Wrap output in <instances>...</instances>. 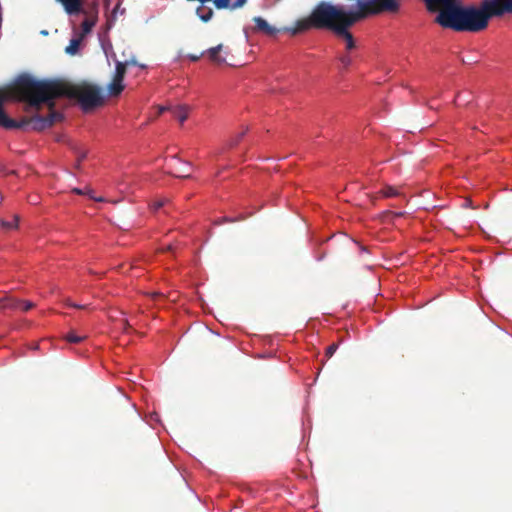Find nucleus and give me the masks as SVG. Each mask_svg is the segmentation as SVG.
<instances>
[{
	"label": "nucleus",
	"instance_id": "nucleus-1",
	"mask_svg": "<svg viewBox=\"0 0 512 512\" xmlns=\"http://www.w3.org/2000/svg\"><path fill=\"white\" fill-rule=\"evenodd\" d=\"M14 94L28 106L39 110L42 103L55 106L54 100L60 97L76 99L82 110L88 112L104 104L101 87L83 82L75 85L61 79L37 80L29 75H21L13 86Z\"/></svg>",
	"mask_w": 512,
	"mask_h": 512
},
{
	"label": "nucleus",
	"instance_id": "nucleus-2",
	"mask_svg": "<svg viewBox=\"0 0 512 512\" xmlns=\"http://www.w3.org/2000/svg\"><path fill=\"white\" fill-rule=\"evenodd\" d=\"M435 23L457 32H480L485 30L492 18L484 0L479 6L461 5V0H435Z\"/></svg>",
	"mask_w": 512,
	"mask_h": 512
},
{
	"label": "nucleus",
	"instance_id": "nucleus-3",
	"mask_svg": "<svg viewBox=\"0 0 512 512\" xmlns=\"http://www.w3.org/2000/svg\"><path fill=\"white\" fill-rule=\"evenodd\" d=\"M350 16L351 13L345 12L342 8L322 2L313 10L308 21L299 23L298 30L314 27L328 28L336 32L337 27H340V24H343Z\"/></svg>",
	"mask_w": 512,
	"mask_h": 512
},
{
	"label": "nucleus",
	"instance_id": "nucleus-4",
	"mask_svg": "<svg viewBox=\"0 0 512 512\" xmlns=\"http://www.w3.org/2000/svg\"><path fill=\"white\" fill-rule=\"evenodd\" d=\"M48 116L34 115L30 118L24 117L20 121L9 118L2 109V99H0V126L5 129H25L31 127L32 130L42 131L51 127L54 123L62 119V115L54 110V106L50 107Z\"/></svg>",
	"mask_w": 512,
	"mask_h": 512
},
{
	"label": "nucleus",
	"instance_id": "nucleus-5",
	"mask_svg": "<svg viewBox=\"0 0 512 512\" xmlns=\"http://www.w3.org/2000/svg\"><path fill=\"white\" fill-rule=\"evenodd\" d=\"M35 307V303L27 300H20L13 296L6 295L0 298V312L19 311L27 312Z\"/></svg>",
	"mask_w": 512,
	"mask_h": 512
},
{
	"label": "nucleus",
	"instance_id": "nucleus-6",
	"mask_svg": "<svg viewBox=\"0 0 512 512\" xmlns=\"http://www.w3.org/2000/svg\"><path fill=\"white\" fill-rule=\"evenodd\" d=\"M363 13H351L349 19H347L343 24H340V27H337V31L335 32L338 36H341L346 41V47L348 50L354 48V38L352 34L348 31V28L352 26L357 21L364 19Z\"/></svg>",
	"mask_w": 512,
	"mask_h": 512
},
{
	"label": "nucleus",
	"instance_id": "nucleus-7",
	"mask_svg": "<svg viewBox=\"0 0 512 512\" xmlns=\"http://www.w3.org/2000/svg\"><path fill=\"white\" fill-rule=\"evenodd\" d=\"M491 17L512 13V0H484Z\"/></svg>",
	"mask_w": 512,
	"mask_h": 512
},
{
	"label": "nucleus",
	"instance_id": "nucleus-8",
	"mask_svg": "<svg viewBox=\"0 0 512 512\" xmlns=\"http://www.w3.org/2000/svg\"><path fill=\"white\" fill-rule=\"evenodd\" d=\"M358 8L357 11H350L349 13H363V17H367L368 15H376L385 12L381 10L377 0H359Z\"/></svg>",
	"mask_w": 512,
	"mask_h": 512
},
{
	"label": "nucleus",
	"instance_id": "nucleus-9",
	"mask_svg": "<svg viewBox=\"0 0 512 512\" xmlns=\"http://www.w3.org/2000/svg\"><path fill=\"white\" fill-rule=\"evenodd\" d=\"M380 4L381 10L390 13H396L399 10V2L398 0H377ZM426 4V8L429 12L435 13L436 7L434 6L435 0H424Z\"/></svg>",
	"mask_w": 512,
	"mask_h": 512
},
{
	"label": "nucleus",
	"instance_id": "nucleus-10",
	"mask_svg": "<svg viewBox=\"0 0 512 512\" xmlns=\"http://www.w3.org/2000/svg\"><path fill=\"white\" fill-rule=\"evenodd\" d=\"M68 15H77L83 12L84 0H55Z\"/></svg>",
	"mask_w": 512,
	"mask_h": 512
},
{
	"label": "nucleus",
	"instance_id": "nucleus-11",
	"mask_svg": "<svg viewBox=\"0 0 512 512\" xmlns=\"http://www.w3.org/2000/svg\"><path fill=\"white\" fill-rule=\"evenodd\" d=\"M253 22L255 23V27L253 30L255 32H261L268 36H274L278 30L271 26L264 18L260 16H256L253 18Z\"/></svg>",
	"mask_w": 512,
	"mask_h": 512
},
{
	"label": "nucleus",
	"instance_id": "nucleus-12",
	"mask_svg": "<svg viewBox=\"0 0 512 512\" xmlns=\"http://www.w3.org/2000/svg\"><path fill=\"white\" fill-rule=\"evenodd\" d=\"M170 110L173 117L183 123L188 118L190 108L187 105H177Z\"/></svg>",
	"mask_w": 512,
	"mask_h": 512
},
{
	"label": "nucleus",
	"instance_id": "nucleus-13",
	"mask_svg": "<svg viewBox=\"0 0 512 512\" xmlns=\"http://www.w3.org/2000/svg\"><path fill=\"white\" fill-rule=\"evenodd\" d=\"M223 45L219 44L215 47H211L207 50V54L209 56V59L216 63V64H223L226 62V59L224 57H221L219 55L220 51L222 50Z\"/></svg>",
	"mask_w": 512,
	"mask_h": 512
},
{
	"label": "nucleus",
	"instance_id": "nucleus-14",
	"mask_svg": "<svg viewBox=\"0 0 512 512\" xmlns=\"http://www.w3.org/2000/svg\"><path fill=\"white\" fill-rule=\"evenodd\" d=\"M124 90V85L122 80H118L113 77L112 82L108 85V92L110 96H118Z\"/></svg>",
	"mask_w": 512,
	"mask_h": 512
},
{
	"label": "nucleus",
	"instance_id": "nucleus-15",
	"mask_svg": "<svg viewBox=\"0 0 512 512\" xmlns=\"http://www.w3.org/2000/svg\"><path fill=\"white\" fill-rule=\"evenodd\" d=\"M96 20V17H89L81 23V38H84L87 34H89L92 31L93 27L96 25Z\"/></svg>",
	"mask_w": 512,
	"mask_h": 512
},
{
	"label": "nucleus",
	"instance_id": "nucleus-16",
	"mask_svg": "<svg viewBox=\"0 0 512 512\" xmlns=\"http://www.w3.org/2000/svg\"><path fill=\"white\" fill-rule=\"evenodd\" d=\"M82 40L83 38L80 36L78 38L71 39L69 45L65 48V52L70 55H75L78 52Z\"/></svg>",
	"mask_w": 512,
	"mask_h": 512
},
{
	"label": "nucleus",
	"instance_id": "nucleus-17",
	"mask_svg": "<svg viewBox=\"0 0 512 512\" xmlns=\"http://www.w3.org/2000/svg\"><path fill=\"white\" fill-rule=\"evenodd\" d=\"M128 67V63H123L122 61H116V69L114 78L118 80H124L126 70Z\"/></svg>",
	"mask_w": 512,
	"mask_h": 512
},
{
	"label": "nucleus",
	"instance_id": "nucleus-18",
	"mask_svg": "<svg viewBox=\"0 0 512 512\" xmlns=\"http://www.w3.org/2000/svg\"><path fill=\"white\" fill-rule=\"evenodd\" d=\"M196 13L203 22H208L213 16V10L211 8L205 10L203 7H198Z\"/></svg>",
	"mask_w": 512,
	"mask_h": 512
},
{
	"label": "nucleus",
	"instance_id": "nucleus-19",
	"mask_svg": "<svg viewBox=\"0 0 512 512\" xmlns=\"http://www.w3.org/2000/svg\"><path fill=\"white\" fill-rule=\"evenodd\" d=\"M72 192H73V193H75V194H77V195H87V196H89L91 199H94V200H96V201H102V198H95V197L93 196V190H92L90 187H88V186H86V187H85V188H83V189H80V188H73V189H72Z\"/></svg>",
	"mask_w": 512,
	"mask_h": 512
},
{
	"label": "nucleus",
	"instance_id": "nucleus-20",
	"mask_svg": "<svg viewBox=\"0 0 512 512\" xmlns=\"http://www.w3.org/2000/svg\"><path fill=\"white\" fill-rule=\"evenodd\" d=\"M65 340L69 343H79L87 338V335H78L74 331H71L65 335Z\"/></svg>",
	"mask_w": 512,
	"mask_h": 512
},
{
	"label": "nucleus",
	"instance_id": "nucleus-21",
	"mask_svg": "<svg viewBox=\"0 0 512 512\" xmlns=\"http://www.w3.org/2000/svg\"><path fill=\"white\" fill-rule=\"evenodd\" d=\"M380 194L383 197L390 198V197L398 196L399 195V191L396 188L392 187V186H386L385 188H383L380 191Z\"/></svg>",
	"mask_w": 512,
	"mask_h": 512
},
{
	"label": "nucleus",
	"instance_id": "nucleus-22",
	"mask_svg": "<svg viewBox=\"0 0 512 512\" xmlns=\"http://www.w3.org/2000/svg\"><path fill=\"white\" fill-rule=\"evenodd\" d=\"M75 154L77 157L76 163H75V168L79 169L81 162L87 157V151L81 150V149H75Z\"/></svg>",
	"mask_w": 512,
	"mask_h": 512
},
{
	"label": "nucleus",
	"instance_id": "nucleus-23",
	"mask_svg": "<svg viewBox=\"0 0 512 512\" xmlns=\"http://www.w3.org/2000/svg\"><path fill=\"white\" fill-rule=\"evenodd\" d=\"M0 224L6 230L14 229L17 227L18 224V216L15 215L12 221L1 220Z\"/></svg>",
	"mask_w": 512,
	"mask_h": 512
},
{
	"label": "nucleus",
	"instance_id": "nucleus-24",
	"mask_svg": "<svg viewBox=\"0 0 512 512\" xmlns=\"http://www.w3.org/2000/svg\"><path fill=\"white\" fill-rule=\"evenodd\" d=\"M246 132H247V129L242 131L241 133H239L235 138L230 139L227 143L228 147L229 148L235 147L240 142V140L244 137Z\"/></svg>",
	"mask_w": 512,
	"mask_h": 512
},
{
	"label": "nucleus",
	"instance_id": "nucleus-25",
	"mask_svg": "<svg viewBox=\"0 0 512 512\" xmlns=\"http://www.w3.org/2000/svg\"><path fill=\"white\" fill-rule=\"evenodd\" d=\"M176 293H170L168 296H165L164 294L162 293H159V292H154L151 294L152 298L154 300H159V299H162L164 297H167L169 298L170 301H175L176 300Z\"/></svg>",
	"mask_w": 512,
	"mask_h": 512
},
{
	"label": "nucleus",
	"instance_id": "nucleus-26",
	"mask_svg": "<svg viewBox=\"0 0 512 512\" xmlns=\"http://www.w3.org/2000/svg\"><path fill=\"white\" fill-rule=\"evenodd\" d=\"M231 0H213V3L217 9H226L229 7Z\"/></svg>",
	"mask_w": 512,
	"mask_h": 512
},
{
	"label": "nucleus",
	"instance_id": "nucleus-27",
	"mask_svg": "<svg viewBox=\"0 0 512 512\" xmlns=\"http://www.w3.org/2000/svg\"><path fill=\"white\" fill-rule=\"evenodd\" d=\"M235 221H236V219H233V218L220 217V218L216 219L213 223H214V225H222L224 223H232Z\"/></svg>",
	"mask_w": 512,
	"mask_h": 512
},
{
	"label": "nucleus",
	"instance_id": "nucleus-28",
	"mask_svg": "<svg viewBox=\"0 0 512 512\" xmlns=\"http://www.w3.org/2000/svg\"><path fill=\"white\" fill-rule=\"evenodd\" d=\"M167 202H168V200H166V199L157 200V201L153 202V204L151 205V208L154 211H156V210L160 209L161 207H164Z\"/></svg>",
	"mask_w": 512,
	"mask_h": 512
},
{
	"label": "nucleus",
	"instance_id": "nucleus-29",
	"mask_svg": "<svg viewBox=\"0 0 512 512\" xmlns=\"http://www.w3.org/2000/svg\"><path fill=\"white\" fill-rule=\"evenodd\" d=\"M337 349H338V344H336V343L331 344L326 349V355L328 357H331L336 352Z\"/></svg>",
	"mask_w": 512,
	"mask_h": 512
},
{
	"label": "nucleus",
	"instance_id": "nucleus-30",
	"mask_svg": "<svg viewBox=\"0 0 512 512\" xmlns=\"http://www.w3.org/2000/svg\"><path fill=\"white\" fill-rule=\"evenodd\" d=\"M339 60L344 67H348L351 64V58L347 55L341 56Z\"/></svg>",
	"mask_w": 512,
	"mask_h": 512
},
{
	"label": "nucleus",
	"instance_id": "nucleus-31",
	"mask_svg": "<svg viewBox=\"0 0 512 512\" xmlns=\"http://www.w3.org/2000/svg\"><path fill=\"white\" fill-rule=\"evenodd\" d=\"M245 2H246V0H236V1L232 4L231 8H232V9L239 8V7L243 6V5L245 4Z\"/></svg>",
	"mask_w": 512,
	"mask_h": 512
},
{
	"label": "nucleus",
	"instance_id": "nucleus-32",
	"mask_svg": "<svg viewBox=\"0 0 512 512\" xmlns=\"http://www.w3.org/2000/svg\"><path fill=\"white\" fill-rule=\"evenodd\" d=\"M123 63H128V66L138 65V63H137L135 58H131L130 60L123 61Z\"/></svg>",
	"mask_w": 512,
	"mask_h": 512
},
{
	"label": "nucleus",
	"instance_id": "nucleus-33",
	"mask_svg": "<svg viewBox=\"0 0 512 512\" xmlns=\"http://www.w3.org/2000/svg\"><path fill=\"white\" fill-rule=\"evenodd\" d=\"M462 206H463V207H466V208H467V207L474 208V207L472 206V201H471L470 199H465V200H464V203H463V205H462Z\"/></svg>",
	"mask_w": 512,
	"mask_h": 512
},
{
	"label": "nucleus",
	"instance_id": "nucleus-34",
	"mask_svg": "<svg viewBox=\"0 0 512 512\" xmlns=\"http://www.w3.org/2000/svg\"><path fill=\"white\" fill-rule=\"evenodd\" d=\"M172 250H173V246L171 244H169L161 249L162 252H168V251H172Z\"/></svg>",
	"mask_w": 512,
	"mask_h": 512
},
{
	"label": "nucleus",
	"instance_id": "nucleus-35",
	"mask_svg": "<svg viewBox=\"0 0 512 512\" xmlns=\"http://www.w3.org/2000/svg\"><path fill=\"white\" fill-rule=\"evenodd\" d=\"M462 62H463L464 64H471V63H476L477 61H476V60H471V59H467V60L462 59Z\"/></svg>",
	"mask_w": 512,
	"mask_h": 512
},
{
	"label": "nucleus",
	"instance_id": "nucleus-36",
	"mask_svg": "<svg viewBox=\"0 0 512 512\" xmlns=\"http://www.w3.org/2000/svg\"><path fill=\"white\" fill-rule=\"evenodd\" d=\"M175 176L179 178H190V174H176Z\"/></svg>",
	"mask_w": 512,
	"mask_h": 512
},
{
	"label": "nucleus",
	"instance_id": "nucleus-37",
	"mask_svg": "<svg viewBox=\"0 0 512 512\" xmlns=\"http://www.w3.org/2000/svg\"><path fill=\"white\" fill-rule=\"evenodd\" d=\"M189 57H190V59H191L192 61H197V60H199V58H200V56H197V55H190Z\"/></svg>",
	"mask_w": 512,
	"mask_h": 512
},
{
	"label": "nucleus",
	"instance_id": "nucleus-38",
	"mask_svg": "<svg viewBox=\"0 0 512 512\" xmlns=\"http://www.w3.org/2000/svg\"><path fill=\"white\" fill-rule=\"evenodd\" d=\"M403 214H404V213L399 212V213H395V216L400 217V216H402Z\"/></svg>",
	"mask_w": 512,
	"mask_h": 512
}]
</instances>
